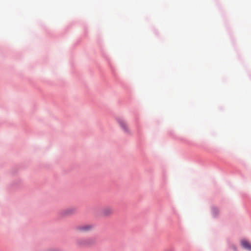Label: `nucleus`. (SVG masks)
Listing matches in <instances>:
<instances>
[{"label": "nucleus", "mask_w": 251, "mask_h": 251, "mask_svg": "<svg viewBox=\"0 0 251 251\" xmlns=\"http://www.w3.org/2000/svg\"><path fill=\"white\" fill-rule=\"evenodd\" d=\"M241 243L244 248L251 250V244L249 242L246 240H243L241 241Z\"/></svg>", "instance_id": "4"}, {"label": "nucleus", "mask_w": 251, "mask_h": 251, "mask_svg": "<svg viewBox=\"0 0 251 251\" xmlns=\"http://www.w3.org/2000/svg\"><path fill=\"white\" fill-rule=\"evenodd\" d=\"M94 227L92 225H83L76 227V230L80 232H88L91 230Z\"/></svg>", "instance_id": "1"}, {"label": "nucleus", "mask_w": 251, "mask_h": 251, "mask_svg": "<svg viewBox=\"0 0 251 251\" xmlns=\"http://www.w3.org/2000/svg\"><path fill=\"white\" fill-rule=\"evenodd\" d=\"M113 213V209L110 207L103 208L101 211V214L104 217L109 216Z\"/></svg>", "instance_id": "2"}, {"label": "nucleus", "mask_w": 251, "mask_h": 251, "mask_svg": "<svg viewBox=\"0 0 251 251\" xmlns=\"http://www.w3.org/2000/svg\"><path fill=\"white\" fill-rule=\"evenodd\" d=\"M76 209L75 207H69L63 211L64 215H71L75 213Z\"/></svg>", "instance_id": "3"}, {"label": "nucleus", "mask_w": 251, "mask_h": 251, "mask_svg": "<svg viewBox=\"0 0 251 251\" xmlns=\"http://www.w3.org/2000/svg\"><path fill=\"white\" fill-rule=\"evenodd\" d=\"M119 123L122 127L126 131H127V127L126 126V123L124 121L120 120L119 121Z\"/></svg>", "instance_id": "7"}, {"label": "nucleus", "mask_w": 251, "mask_h": 251, "mask_svg": "<svg viewBox=\"0 0 251 251\" xmlns=\"http://www.w3.org/2000/svg\"><path fill=\"white\" fill-rule=\"evenodd\" d=\"M95 243V241L94 239L89 238H86V247L91 246Z\"/></svg>", "instance_id": "6"}, {"label": "nucleus", "mask_w": 251, "mask_h": 251, "mask_svg": "<svg viewBox=\"0 0 251 251\" xmlns=\"http://www.w3.org/2000/svg\"><path fill=\"white\" fill-rule=\"evenodd\" d=\"M76 244L80 247H86V238H80L76 240Z\"/></svg>", "instance_id": "5"}]
</instances>
